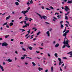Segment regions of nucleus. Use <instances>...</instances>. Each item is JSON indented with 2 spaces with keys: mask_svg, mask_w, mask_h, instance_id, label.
Here are the masks:
<instances>
[{
  "mask_svg": "<svg viewBox=\"0 0 72 72\" xmlns=\"http://www.w3.org/2000/svg\"><path fill=\"white\" fill-rule=\"evenodd\" d=\"M63 59H67V58L66 57H63Z\"/></svg>",
  "mask_w": 72,
  "mask_h": 72,
  "instance_id": "nucleus-36",
  "label": "nucleus"
},
{
  "mask_svg": "<svg viewBox=\"0 0 72 72\" xmlns=\"http://www.w3.org/2000/svg\"><path fill=\"white\" fill-rule=\"evenodd\" d=\"M51 71H53V67H51Z\"/></svg>",
  "mask_w": 72,
  "mask_h": 72,
  "instance_id": "nucleus-42",
  "label": "nucleus"
},
{
  "mask_svg": "<svg viewBox=\"0 0 72 72\" xmlns=\"http://www.w3.org/2000/svg\"><path fill=\"white\" fill-rule=\"evenodd\" d=\"M24 24H26H26H27V23H27V21H24Z\"/></svg>",
  "mask_w": 72,
  "mask_h": 72,
  "instance_id": "nucleus-30",
  "label": "nucleus"
},
{
  "mask_svg": "<svg viewBox=\"0 0 72 72\" xmlns=\"http://www.w3.org/2000/svg\"><path fill=\"white\" fill-rule=\"evenodd\" d=\"M26 4H27V5H30V4H31V3H30V2H28Z\"/></svg>",
  "mask_w": 72,
  "mask_h": 72,
  "instance_id": "nucleus-37",
  "label": "nucleus"
},
{
  "mask_svg": "<svg viewBox=\"0 0 72 72\" xmlns=\"http://www.w3.org/2000/svg\"><path fill=\"white\" fill-rule=\"evenodd\" d=\"M55 56L56 58H58V55H57V53H55Z\"/></svg>",
  "mask_w": 72,
  "mask_h": 72,
  "instance_id": "nucleus-19",
  "label": "nucleus"
},
{
  "mask_svg": "<svg viewBox=\"0 0 72 72\" xmlns=\"http://www.w3.org/2000/svg\"><path fill=\"white\" fill-rule=\"evenodd\" d=\"M68 1L67 2V3H68V4H72L71 3V1L68 0Z\"/></svg>",
  "mask_w": 72,
  "mask_h": 72,
  "instance_id": "nucleus-18",
  "label": "nucleus"
},
{
  "mask_svg": "<svg viewBox=\"0 0 72 72\" xmlns=\"http://www.w3.org/2000/svg\"><path fill=\"white\" fill-rule=\"evenodd\" d=\"M52 30V29L51 28L50 29V30H49V31H51Z\"/></svg>",
  "mask_w": 72,
  "mask_h": 72,
  "instance_id": "nucleus-63",
  "label": "nucleus"
},
{
  "mask_svg": "<svg viewBox=\"0 0 72 72\" xmlns=\"http://www.w3.org/2000/svg\"><path fill=\"white\" fill-rule=\"evenodd\" d=\"M39 71H41V69H40V68H39Z\"/></svg>",
  "mask_w": 72,
  "mask_h": 72,
  "instance_id": "nucleus-58",
  "label": "nucleus"
},
{
  "mask_svg": "<svg viewBox=\"0 0 72 72\" xmlns=\"http://www.w3.org/2000/svg\"><path fill=\"white\" fill-rule=\"evenodd\" d=\"M30 7H28V8L27 9V10H30Z\"/></svg>",
  "mask_w": 72,
  "mask_h": 72,
  "instance_id": "nucleus-56",
  "label": "nucleus"
},
{
  "mask_svg": "<svg viewBox=\"0 0 72 72\" xmlns=\"http://www.w3.org/2000/svg\"><path fill=\"white\" fill-rule=\"evenodd\" d=\"M8 23L7 22H5L3 24V26H4L5 25H6Z\"/></svg>",
  "mask_w": 72,
  "mask_h": 72,
  "instance_id": "nucleus-26",
  "label": "nucleus"
},
{
  "mask_svg": "<svg viewBox=\"0 0 72 72\" xmlns=\"http://www.w3.org/2000/svg\"><path fill=\"white\" fill-rule=\"evenodd\" d=\"M6 27L7 28H9V26L8 25H6Z\"/></svg>",
  "mask_w": 72,
  "mask_h": 72,
  "instance_id": "nucleus-46",
  "label": "nucleus"
},
{
  "mask_svg": "<svg viewBox=\"0 0 72 72\" xmlns=\"http://www.w3.org/2000/svg\"><path fill=\"white\" fill-rule=\"evenodd\" d=\"M68 19V17H67V16H65V19Z\"/></svg>",
  "mask_w": 72,
  "mask_h": 72,
  "instance_id": "nucleus-38",
  "label": "nucleus"
},
{
  "mask_svg": "<svg viewBox=\"0 0 72 72\" xmlns=\"http://www.w3.org/2000/svg\"><path fill=\"white\" fill-rule=\"evenodd\" d=\"M43 59L44 60H46V59L45 57L43 58Z\"/></svg>",
  "mask_w": 72,
  "mask_h": 72,
  "instance_id": "nucleus-57",
  "label": "nucleus"
},
{
  "mask_svg": "<svg viewBox=\"0 0 72 72\" xmlns=\"http://www.w3.org/2000/svg\"><path fill=\"white\" fill-rule=\"evenodd\" d=\"M66 46H67V47L68 48H70L71 47L69 46V44H66Z\"/></svg>",
  "mask_w": 72,
  "mask_h": 72,
  "instance_id": "nucleus-13",
  "label": "nucleus"
},
{
  "mask_svg": "<svg viewBox=\"0 0 72 72\" xmlns=\"http://www.w3.org/2000/svg\"><path fill=\"white\" fill-rule=\"evenodd\" d=\"M66 22L68 24H69V22L67 21H66Z\"/></svg>",
  "mask_w": 72,
  "mask_h": 72,
  "instance_id": "nucleus-52",
  "label": "nucleus"
},
{
  "mask_svg": "<svg viewBox=\"0 0 72 72\" xmlns=\"http://www.w3.org/2000/svg\"><path fill=\"white\" fill-rule=\"evenodd\" d=\"M22 50H24V51H26V49H25L24 48H22Z\"/></svg>",
  "mask_w": 72,
  "mask_h": 72,
  "instance_id": "nucleus-45",
  "label": "nucleus"
},
{
  "mask_svg": "<svg viewBox=\"0 0 72 72\" xmlns=\"http://www.w3.org/2000/svg\"><path fill=\"white\" fill-rule=\"evenodd\" d=\"M23 22H24V21H21L20 22V23H21V24H23Z\"/></svg>",
  "mask_w": 72,
  "mask_h": 72,
  "instance_id": "nucleus-50",
  "label": "nucleus"
},
{
  "mask_svg": "<svg viewBox=\"0 0 72 72\" xmlns=\"http://www.w3.org/2000/svg\"><path fill=\"white\" fill-rule=\"evenodd\" d=\"M69 42V40L66 39H64V42H63V43L65 45L68 44Z\"/></svg>",
  "mask_w": 72,
  "mask_h": 72,
  "instance_id": "nucleus-1",
  "label": "nucleus"
},
{
  "mask_svg": "<svg viewBox=\"0 0 72 72\" xmlns=\"http://www.w3.org/2000/svg\"><path fill=\"white\" fill-rule=\"evenodd\" d=\"M6 61H8L9 62H12L13 61L12 60H10V58H8V60H6Z\"/></svg>",
  "mask_w": 72,
  "mask_h": 72,
  "instance_id": "nucleus-9",
  "label": "nucleus"
},
{
  "mask_svg": "<svg viewBox=\"0 0 72 72\" xmlns=\"http://www.w3.org/2000/svg\"><path fill=\"white\" fill-rule=\"evenodd\" d=\"M46 34H47L48 36L49 37L50 36V35H49V31H48L46 33Z\"/></svg>",
  "mask_w": 72,
  "mask_h": 72,
  "instance_id": "nucleus-12",
  "label": "nucleus"
},
{
  "mask_svg": "<svg viewBox=\"0 0 72 72\" xmlns=\"http://www.w3.org/2000/svg\"><path fill=\"white\" fill-rule=\"evenodd\" d=\"M10 18V16L9 15L8 17H7L6 18V20H8V19H9V18Z\"/></svg>",
  "mask_w": 72,
  "mask_h": 72,
  "instance_id": "nucleus-10",
  "label": "nucleus"
},
{
  "mask_svg": "<svg viewBox=\"0 0 72 72\" xmlns=\"http://www.w3.org/2000/svg\"><path fill=\"white\" fill-rule=\"evenodd\" d=\"M65 25L67 27H68V24H65Z\"/></svg>",
  "mask_w": 72,
  "mask_h": 72,
  "instance_id": "nucleus-43",
  "label": "nucleus"
},
{
  "mask_svg": "<svg viewBox=\"0 0 72 72\" xmlns=\"http://www.w3.org/2000/svg\"><path fill=\"white\" fill-rule=\"evenodd\" d=\"M57 17H58V19H59V18H60V16L59 15H58V16H57Z\"/></svg>",
  "mask_w": 72,
  "mask_h": 72,
  "instance_id": "nucleus-47",
  "label": "nucleus"
},
{
  "mask_svg": "<svg viewBox=\"0 0 72 72\" xmlns=\"http://www.w3.org/2000/svg\"><path fill=\"white\" fill-rule=\"evenodd\" d=\"M63 21H61L60 22V23L61 25L62 24V23H63Z\"/></svg>",
  "mask_w": 72,
  "mask_h": 72,
  "instance_id": "nucleus-41",
  "label": "nucleus"
},
{
  "mask_svg": "<svg viewBox=\"0 0 72 72\" xmlns=\"http://www.w3.org/2000/svg\"><path fill=\"white\" fill-rule=\"evenodd\" d=\"M67 36V33H64L63 35V36H65L64 39H66V36Z\"/></svg>",
  "mask_w": 72,
  "mask_h": 72,
  "instance_id": "nucleus-8",
  "label": "nucleus"
},
{
  "mask_svg": "<svg viewBox=\"0 0 72 72\" xmlns=\"http://www.w3.org/2000/svg\"><path fill=\"white\" fill-rule=\"evenodd\" d=\"M66 44H65L64 45L62 46V48L64 49V48L65 47H66Z\"/></svg>",
  "mask_w": 72,
  "mask_h": 72,
  "instance_id": "nucleus-33",
  "label": "nucleus"
},
{
  "mask_svg": "<svg viewBox=\"0 0 72 72\" xmlns=\"http://www.w3.org/2000/svg\"><path fill=\"white\" fill-rule=\"evenodd\" d=\"M59 46V44L57 43V44L55 45V47H58Z\"/></svg>",
  "mask_w": 72,
  "mask_h": 72,
  "instance_id": "nucleus-17",
  "label": "nucleus"
},
{
  "mask_svg": "<svg viewBox=\"0 0 72 72\" xmlns=\"http://www.w3.org/2000/svg\"><path fill=\"white\" fill-rule=\"evenodd\" d=\"M1 40H3V39L1 38H0V41H1Z\"/></svg>",
  "mask_w": 72,
  "mask_h": 72,
  "instance_id": "nucleus-60",
  "label": "nucleus"
},
{
  "mask_svg": "<svg viewBox=\"0 0 72 72\" xmlns=\"http://www.w3.org/2000/svg\"><path fill=\"white\" fill-rule=\"evenodd\" d=\"M69 32V30H68L67 31H66V32H65V33H68Z\"/></svg>",
  "mask_w": 72,
  "mask_h": 72,
  "instance_id": "nucleus-21",
  "label": "nucleus"
},
{
  "mask_svg": "<svg viewBox=\"0 0 72 72\" xmlns=\"http://www.w3.org/2000/svg\"><path fill=\"white\" fill-rule=\"evenodd\" d=\"M30 4H33V1H32V0H31L30 1Z\"/></svg>",
  "mask_w": 72,
  "mask_h": 72,
  "instance_id": "nucleus-32",
  "label": "nucleus"
},
{
  "mask_svg": "<svg viewBox=\"0 0 72 72\" xmlns=\"http://www.w3.org/2000/svg\"><path fill=\"white\" fill-rule=\"evenodd\" d=\"M15 4L16 5H19V3H18V2H15Z\"/></svg>",
  "mask_w": 72,
  "mask_h": 72,
  "instance_id": "nucleus-20",
  "label": "nucleus"
},
{
  "mask_svg": "<svg viewBox=\"0 0 72 72\" xmlns=\"http://www.w3.org/2000/svg\"><path fill=\"white\" fill-rule=\"evenodd\" d=\"M72 51H70L68 53H67V54H70V55H71V54H72Z\"/></svg>",
  "mask_w": 72,
  "mask_h": 72,
  "instance_id": "nucleus-24",
  "label": "nucleus"
},
{
  "mask_svg": "<svg viewBox=\"0 0 72 72\" xmlns=\"http://www.w3.org/2000/svg\"><path fill=\"white\" fill-rule=\"evenodd\" d=\"M28 48L30 50H32V48L31 47H28Z\"/></svg>",
  "mask_w": 72,
  "mask_h": 72,
  "instance_id": "nucleus-22",
  "label": "nucleus"
},
{
  "mask_svg": "<svg viewBox=\"0 0 72 72\" xmlns=\"http://www.w3.org/2000/svg\"><path fill=\"white\" fill-rule=\"evenodd\" d=\"M26 58H29V59H32V58L31 57H26Z\"/></svg>",
  "mask_w": 72,
  "mask_h": 72,
  "instance_id": "nucleus-40",
  "label": "nucleus"
},
{
  "mask_svg": "<svg viewBox=\"0 0 72 72\" xmlns=\"http://www.w3.org/2000/svg\"><path fill=\"white\" fill-rule=\"evenodd\" d=\"M22 18V17H20L19 18V19H21V18Z\"/></svg>",
  "mask_w": 72,
  "mask_h": 72,
  "instance_id": "nucleus-64",
  "label": "nucleus"
},
{
  "mask_svg": "<svg viewBox=\"0 0 72 72\" xmlns=\"http://www.w3.org/2000/svg\"><path fill=\"white\" fill-rule=\"evenodd\" d=\"M36 52L37 53H40V52L39 51H36Z\"/></svg>",
  "mask_w": 72,
  "mask_h": 72,
  "instance_id": "nucleus-54",
  "label": "nucleus"
},
{
  "mask_svg": "<svg viewBox=\"0 0 72 72\" xmlns=\"http://www.w3.org/2000/svg\"><path fill=\"white\" fill-rule=\"evenodd\" d=\"M45 72H48V69H46V70L45 71Z\"/></svg>",
  "mask_w": 72,
  "mask_h": 72,
  "instance_id": "nucleus-49",
  "label": "nucleus"
},
{
  "mask_svg": "<svg viewBox=\"0 0 72 72\" xmlns=\"http://www.w3.org/2000/svg\"><path fill=\"white\" fill-rule=\"evenodd\" d=\"M53 44H55V41H53Z\"/></svg>",
  "mask_w": 72,
  "mask_h": 72,
  "instance_id": "nucleus-59",
  "label": "nucleus"
},
{
  "mask_svg": "<svg viewBox=\"0 0 72 72\" xmlns=\"http://www.w3.org/2000/svg\"><path fill=\"white\" fill-rule=\"evenodd\" d=\"M37 14L39 16V17H40V18H41V19H42V16H41V15H40V14H39L38 13H37Z\"/></svg>",
  "mask_w": 72,
  "mask_h": 72,
  "instance_id": "nucleus-14",
  "label": "nucleus"
},
{
  "mask_svg": "<svg viewBox=\"0 0 72 72\" xmlns=\"http://www.w3.org/2000/svg\"><path fill=\"white\" fill-rule=\"evenodd\" d=\"M48 57H50V55L49 53L48 54Z\"/></svg>",
  "mask_w": 72,
  "mask_h": 72,
  "instance_id": "nucleus-62",
  "label": "nucleus"
},
{
  "mask_svg": "<svg viewBox=\"0 0 72 72\" xmlns=\"http://www.w3.org/2000/svg\"><path fill=\"white\" fill-rule=\"evenodd\" d=\"M25 57H27V55L25 54L23 56V57H21V59H24V58H25Z\"/></svg>",
  "mask_w": 72,
  "mask_h": 72,
  "instance_id": "nucleus-6",
  "label": "nucleus"
},
{
  "mask_svg": "<svg viewBox=\"0 0 72 72\" xmlns=\"http://www.w3.org/2000/svg\"><path fill=\"white\" fill-rule=\"evenodd\" d=\"M49 8L50 9H54V8L51 6L49 7Z\"/></svg>",
  "mask_w": 72,
  "mask_h": 72,
  "instance_id": "nucleus-27",
  "label": "nucleus"
},
{
  "mask_svg": "<svg viewBox=\"0 0 72 72\" xmlns=\"http://www.w3.org/2000/svg\"><path fill=\"white\" fill-rule=\"evenodd\" d=\"M28 12V10H26V11H22L21 12V13H23L24 14H25L26 13H27Z\"/></svg>",
  "mask_w": 72,
  "mask_h": 72,
  "instance_id": "nucleus-5",
  "label": "nucleus"
},
{
  "mask_svg": "<svg viewBox=\"0 0 72 72\" xmlns=\"http://www.w3.org/2000/svg\"><path fill=\"white\" fill-rule=\"evenodd\" d=\"M65 10L66 12H68V10H70L69 8H68V6H65Z\"/></svg>",
  "mask_w": 72,
  "mask_h": 72,
  "instance_id": "nucleus-4",
  "label": "nucleus"
},
{
  "mask_svg": "<svg viewBox=\"0 0 72 72\" xmlns=\"http://www.w3.org/2000/svg\"><path fill=\"white\" fill-rule=\"evenodd\" d=\"M32 64H33V66H36V64H35V63L33 62H32Z\"/></svg>",
  "mask_w": 72,
  "mask_h": 72,
  "instance_id": "nucleus-29",
  "label": "nucleus"
},
{
  "mask_svg": "<svg viewBox=\"0 0 72 72\" xmlns=\"http://www.w3.org/2000/svg\"><path fill=\"white\" fill-rule=\"evenodd\" d=\"M19 30H22V31H26V30H24L23 29H20Z\"/></svg>",
  "mask_w": 72,
  "mask_h": 72,
  "instance_id": "nucleus-35",
  "label": "nucleus"
},
{
  "mask_svg": "<svg viewBox=\"0 0 72 72\" xmlns=\"http://www.w3.org/2000/svg\"><path fill=\"white\" fill-rule=\"evenodd\" d=\"M2 44V46H8V44L6 43V42L3 43Z\"/></svg>",
  "mask_w": 72,
  "mask_h": 72,
  "instance_id": "nucleus-3",
  "label": "nucleus"
},
{
  "mask_svg": "<svg viewBox=\"0 0 72 72\" xmlns=\"http://www.w3.org/2000/svg\"><path fill=\"white\" fill-rule=\"evenodd\" d=\"M15 53H16V54H18V52H17V51H15Z\"/></svg>",
  "mask_w": 72,
  "mask_h": 72,
  "instance_id": "nucleus-61",
  "label": "nucleus"
},
{
  "mask_svg": "<svg viewBox=\"0 0 72 72\" xmlns=\"http://www.w3.org/2000/svg\"><path fill=\"white\" fill-rule=\"evenodd\" d=\"M60 71H62V68H61L60 67Z\"/></svg>",
  "mask_w": 72,
  "mask_h": 72,
  "instance_id": "nucleus-51",
  "label": "nucleus"
},
{
  "mask_svg": "<svg viewBox=\"0 0 72 72\" xmlns=\"http://www.w3.org/2000/svg\"><path fill=\"white\" fill-rule=\"evenodd\" d=\"M20 44H21V45H23V42H21L20 43Z\"/></svg>",
  "mask_w": 72,
  "mask_h": 72,
  "instance_id": "nucleus-39",
  "label": "nucleus"
},
{
  "mask_svg": "<svg viewBox=\"0 0 72 72\" xmlns=\"http://www.w3.org/2000/svg\"><path fill=\"white\" fill-rule=\"evenodd\" d=\"M25 18H26L25 19V21H28V19H29V18L27 17L26 16Z\"/></svg>",
  "mask_w": 72,
  "mask_h": 72,
  "instance_id": "nucleus-16",
  "label": "nucleus"
},
{
  "mask_svg": "<svg viewBox=\"0 0 72 72\" xmlns=\"http://www.w3.org/2000/svg\"><path fill=\"white\" fill-rule=\"evenodd\" d=\"M25 27H27V25H26L23 26H22V28H25Z\"/></svg>",
  "mask_w": 72,
  "mask_h": 72,
  "instance_id": "nucleus-28",
  "label": "nucleus"
},
{
  "mask_svg": "<svg viewBox=\"0 0 72 72\" xmlns=\"http://www.w3.org/2000/svg\"><path fill=\"white\" fill-rule=\"evenodd\" d=\"M58 60L59 61V66H60L61 64H62L63 63V62L62 61V59L61 58H58Z\"/></svg>",
  "mask_w": 72,
  "mask_h": 72,
  "instance_id": "nucleus-2",
  "label": "nucleus"
},
{
  "mask_svg": "<svg viewBox=\"0 0 72 72\" xmlns=\"http://www.w3.org/2000/svg\"><path fill=\"white\" fill-rule=\"evenodd\" d=\"M13 25V22H10V26L11 27Z\"/></svg>",
  "mask_w": 72,
  "mask_h": 72,
  "instance_id": "nucleus-11",
  "label": "nucleus"
},
{
  "mask_svg": "<svg viewBox=\"0 0 72 72\" xmlns=\"http://www.w3.org/2000/svg\"><path fill=\"white\" fill-rule=\"evenodd\" d=\"M66 30H67V27H66L65 28V29H64V30L65 31H66Z\"/></svg>",
  "mask_w": 72,
  "mask_h": 72,
  "instance_id": "nucleus-55",
  "label": "nucleus"
},
{
  "mask_svg": "<svg viewBox=\"0 0 72 72\" xmlns=\"http://www.w3.org/2000/svg\"><path fill=\"white\" fill-rule=\"evenodd\" d=\"M9 36V35H6L5 36V38H8V37Z\"/></svg>",
  "mask_w": 72,
  "mask_h": 72,
  "instance_id": "nucleus-34",
  "label": "nucleus"
},
{
  "mask_svg": "<svg viewBox=\"0 0 72 72\" xmlns=\"http://www.w3.org/2000/svg\"><path fill=\"white\" fill-rule=\"evenodd\" d=\"M29 35V34H27L26 35L25 37H27V36H28Z\"/></svg>",
  "mask_w": 72,
  "mask_h": 72,
  "instance_id": "nucleus-53",
  "label": "nucleus"
},
{
  "mask_svg": "<svg viewBox=\"0 0 72 72\" xmlns=\"http://www.w3.org/2000/svg\"><path fill=\"white\" fill-rule=\"evenodd\" d=\"M57 14V15H58L59 14L58 12H56L55 14V15H56V14Z\"/></svg>",
  "mask_w": 72,
  "mask_h": 72,
  "instance_id": "nucleus-48",
  "label": "nucleus"
},
{
  "mask_svg": "<svg viewBox=\"0 0 72 72\" xmlns=\"http://www.w3.org/2000/svg\"><path fill=\"white\" fill-rule=\"evenodd\" d=\"M41 33V32L40 31L39 32H38L37 34V36H38V35H39V34Z\"/></svg>",
  "mask_w": 72,
  "mask_h": 72,
  "instance_id": "nucleus-23",
  "label": "nucleus"
},
{
  "mask_svg": "<svg viewBox=\"0 0 72 72\" xmlns=\"http://www.w3.org/2000/svg\"><path fill=\"white\" fill-rule=\"evenodd\" d=\"M0 68L1 69H2V71H4V69H3V67L1 65H0Z\"/></svg>",
  "mask_w": 72,
  "mask_h": 72,
  "instance_id": "nucleus-7",
  "label": "nucleus"
},
{
  "mask_svg": "<svg viewBox=\"0 0 72 72\" xmlns=\"http://www.w3.org/2000/svg\"><path fill=\"white\" fill-rule=\"evenodd\" d=\"M26 25L27 27V26H29L30 24H26Z\"/></svg>",
  "mask_w": 72,
  "mask_h": 72,
  "instance_id": "nucleus-44",
  "label": "nucleus"
},
{
  "mask_svg": "<svg viewBox=\"0 0 72 72\" xmlns=\"http://www.w3.org/2000/svg\"><path fill=\"white\" fill-rule=\"evenodd\" d=\"M60 27L61 28H63V27H64V26H63V25L62 24L61 25Z\"/></svg>",
  "mask_w": 72,
  "mask_h": 72,
  "instance_id": "nucleus-25",
  "label": "nucleus"
},
{
  "mask_svg": "<svg viewBox=\"0 0 72 72\" xmlns=\"http://www.w3.org/2000/svg\"><path fill=\"white\" fill-rule=\"evenodd\" d=\"M42 18L43 19H46L45 18H47V17H46V16H42Z\"/></svg>",
  "mask_w": 72,
  "mask_h": 72,
  "instance_id": "nucleus-15",
  "label": "nucleus"
},
{
  "mask_svg": "<svg viewBox=\"0 0 72 72\" xmlns=\"http://www.w3.org/2000/svg\"><path fill=\"white\" fill-rule=\"evenodd\" d=\"M31 31V30L30 29H29V31H27L26 32H28V33H30V31Z\"/></svg>",
  "mask_w": 72,
  "mask_h": 72,
  "instance_id": "nucleus-31",
  "label": "nucleus"
}]
</instances>
